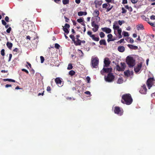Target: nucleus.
<instances>
[{"label":"nucleus","mask_w":155,"mask_h":155,"mask_svg":"<svg viewBox=\"0 0 155 155\" xmlns=\"http://www.w3.org/2000/svg\"><path fill=\"white\" fill-rule=\"evenodd\" d=\"M121 102L122 103L127 105L131 104L133 99L130 94H126L123 95L122 96Z\"/></svg>","instance_id":"obj_1"},{"label":"nucleus","mask_w":155,"mask_h":155,"mask_svg":"<svg viewBox=\"0 0 155 155\" xmlns=\"http://www.w3.org/2000/svg\"><path fill=\"white\" fill-rule=\"evenodd\" d=\"M126 62L130 68H132L135 65V60L131 57L127 56L126 59Z\"/></svg>","instance_id":"obj_2"},{"label":"nucleus","mask_w":155,"mask_h":155,"mask_svg":"<svg viewBox=\"0 0 155 155\" xmlns=\"http://www.w3.org/2000/svg\"><path fill=\"white\" fill-rule=\"evenodd\" d=\"M99 61L97 57L92 58L91 60V64L92 68H97L98 67Z\"/></svg>","instance_id":"obj_3"},{"label":"nucleus","mask_w":155,"mask_h":155,"mask_svg":"<svg viewBox=\"0 0 155 155\" xmlns=\"http://www.w3.org/2000/svg\"><path fill=\"white\" fill-rule=\"evenodd\" d=\"M147 85L149 89L153 86H155V80L153 78H149L146 82Z\"/></svg>","instance_id":"obj_4"},{"label":"nucleus","mask_w":155,"mask_h":155,"mask_svg":"<svg viewBox=\"0 0 155 155\" xmlns=\"http://www.w3.org/2000/svg\"><path fill=\"white\" fill-rule=\"evenodd\" d=\"M115 77L112 73H109L107 76H105V80L108 82H111L114 81Z\"/></svg>","instance_id":"obj_5"},{"label":"nucleus","mask_w":155,"mask_h":155,"mask_svg":"<svg viewBox=\"0 0 155 155\" xmlns=\"http://www.w3.org/2000/svg\"><path fill=\"white\" fill-rule=\"evenodd\" d=\"M114 112L119 115L121 116L123 114V111L119 107L116 106L114 107Z\"/></svg>","instance_id":"obj_6"},{"label":"nucleus","mask_w":155,"mask_h":155,"mask_svg":"<svg viewBox=\"0 0 155 155\" xmlns=\"http://www.w3.org/2000/svg\"><path fill=\"white\" fill-rule=\"evenodd\" d=\"M121 66L118 64L116 66V69L118 71H123L125 69V68L126 67L125 64L124 62H121L120 63Z\"/></svg>","instance_id":"obj_7"},{"label":"nucleus","mask_w":155,"mask_h":155,"mask_svg":"<svg viewBox=\"0 0 155 155\" xmlns=\"http://www.w3.org/2000/svg\"><path fill=\"white\" fill-rule=\"evenodd\" d=\"M112 71V69L111 68H104L101 71V73L102 75H104V73H111Z\"/></svg>","instance_id":"obj_8"},{"label":"nucleus","mask_w":155,"mask_h":155,"mask_svg":"<svg viewBox=\"0 0 155 155\" xmlns=\"http://www.w3.org/2000/svg\"><path fill=\"white\" fill-rule=\"evenodd\" d=\"M92 32L91 31H88L87 32V34L89 35L92 39L94 41H98L99 40V38L98 37H95L94 35H92Z\"/></svg>","instance_id":"obj_9"},{"label":"nucleus","mask_w":155,"mask_h":155,"mask_svg":"<svg viewBox=\"0 0 155 155\" xmlns=\"http://www.w3.org/2000/svg\"><path fill=\"white\" fill-rule=\"evenodd\" d=\"M91 25L94 28H92L93 31L94 32H96L97 31L99 28V26L96 24L94 21H93L91 22Z\"/></svg>","instance_id":"obj_10"},{"label":"nucleus","mask_w":155,"mask_h":155,"mask_svg":"<svg viewBox=\"0 0 155 155\" xmlns=\"http://www.w3.org/2000/svg\"><path fill=\"white\" fill-rule=\"evenodd\" d=\"M142 66V63L141 62L138 63L137 66L135 67L134 71L135 72L137 73L140 70Z\"/></svg>","instance_id":"obj_11"},{"label":"nucleus","mask_w":155,"mask_h":155,"mask_svg":"<svg viewBox=\"0 0 155 155\" xmlns=\"http://www.w3.org/2000/svg\"><path fill=\"white\" fill-rule=\"evenodd\" d=\"M147 90L146 85L144 84L141 86L139 92L141 94H146L147 93Z\"/></svg>","instance_id":"obj_12"},{"label":"nucleus","mask_w":155,"mask_h":155,"mask_svg":"<svg viewBox=\"0 0 155 155\" xmlns=\"http://www.w3.org/2000/svg\"><path fill=\"white\" fill-rule=\"evenodd\" d=\"M61 80L62 79L59 77L57 78L54 80L56 83L59 87H61L62 86V85L61 84L62 82Z\"/></svg>","instance_id":"obj_13"},{"label":"nucleus","mask_w":155,"mask_h":155,"mask_svg":"<svg viewBox=\"0 0 155 155\" xmlns=\"http://www.w3.org/2000/svg\"><path fill=\"white\" fill-rule=\"evenodd\" d=\"M111 63V61H110L109 59L108 58H106L104 59V67H108L109 66Z\"/></svg>","instance_id":"obj_14"},{"label":"nucleus","mask_w":155,"mask_h":155,"mask_svg":"<svg viewBox=\"0 0 155 155\" xmlns=\"http://www.w3.org/2000/svg\"><path fill=\"white\" fill-rule=\"evenodd\" d=\"M101 29L103 31L107 34L110 33L111 32V30L110 28L107 27L102 28Z\"/></svg>","instance_id":"obj_15"},{"label":"nucleus","mask_w":155,"mask_h":155,"mask_svg":"<svg viewBox=\"0 0 155 155\" xmlns=\"http://www.w3.org/2000/svg\"><path fill=\"white\" fill-rule=\"evenodd\" d=\"M107 37L108 38L107 41L109 42L110 41H113L114 40V39H112L113 35L111 34H109L107 35Z\"/></svg>","instance_id":"obj_16"},{"label":"nucleus","mask_w":155,"mask_h":155,"mask_svg":"<svg viewBox=\"0 0 155 155\" xmlns=\"http://www.w3.org/2000/svg\"><path fill=\"white\" fill-rule=\"evenodd\" d=\"M125 48L123 46H119L117 48V50L120 52H123L125 51Z\"/></svg>","instance_id":"obj_17"},{"label":"nucleus","mask_w":155,"mask_h":155,"mask_svg":"<svg viewBox=\"0 0 155 155\" xmlns=\"http://www.w3.org/2000/svg\"><path fill=\"white\" fill-rule=\"evenodd\" d=\"M127 46L130 48L131 49L136 50L138 49L137 46L132 45L128 44Z\"/></svg>","instance_id":"obj_18"},{"label":"nucleus","mask_w":155,"mask_h":155,"mask_svg":"<svg viewBox=\"0 0 155 155\" xmlns=\"http://www.w3.org/2000/svg\"><path fill=\"white\" fill-rule=\"evenodd\" d=\"M137 28L138 30H142L144 29L143 26L141 24L138 25L137 26Z\"/></svg>","instance_id":"obj_19"},{"label":"nucleus","mask_w":155,"mask_h":155,"mask_svg":"<svg viewBox=\"0 0 155 155\" xmlns=\"http://www.w3.org/2000/svg\"><path fill=\"white\" fill-rule=\"evenodd\" d=\"M77 41H76L75 40L74 41V44L76 46L78 45H81V40L79 39H77Z\"/></svg>","instance_id":"obj_20"},{"label":"nucleus","mask_w":155,"mask_h":155,"mask_svg":"<svg viewBox=\"0 0 155 155\" xmlns=\"http://www.w3.org/2000/svg\"><path fill=\"white\" fill-rule=\"evenodd\" d=\"M94 3L96 6L97 5L99 6L101 5L102 2L101 1H99L97 0H96L94 1Z\"/></svg>","instance_id":"obj_21"},{"label":"nucleus","mask_w":155,"mask_h":155,"mask_svg":"<svg viewBox=\"0 0 155 155\" xmlns=\"http://www.w3.org/2000/svg\"><path fill=\"white\" fill-rule=\"evenodd\" d=\"M87 14L86 12L82 11L78 12V15L79 16H82L83 15H87Z\"/></svg>","instance_id":"obj_22"},{"label":"nucleus","mask_w":155,"mask_h":155,"mask_svg":"<svg viewBox=\"0 0 155 155\" xmlns=\"http://www.w3.org/2000/svg\"><path fill=\"white\" fill-rule=\"evenodd\" d=\"M6 45L9 49L11 50L13 46V44L11 42H8L6 43Z\"/></svg>","instance_id":"obj_23"},{"label":"nucleus","mask_w":155,"mask_h":155,"mask_svg":"<svg viewBox=\"0 0 155 155\" xmlns=\"http://www.w3.org/2000/svg\"><path fill=\"white\" fill-rule=\"evenodd\" d=\"M99 43L101 45H107L106 41L105 39H102L100 40Z\"/></svg>","instance_id":"obj_24"},{"label":"nucleus","mask_w":155,"mask_h":155,"mask_svg":"<svg viewBox=\"0 0 155 155\" xmlns=\"http://www.w3.org/2000/svg\"><path fill=\"white\" fill-rule=\"evenodd\" d=\"M124 75L127 77H129L130 76V71L128 70L126 71H125L124 72Z\"/></svg>","instance_id":"obj_25"},{"label":"nucleus","mask_w":155,"mask_h":155,"mask_svg":"<svg viewBox=\"0 0 155 155\" xmlns=\"http://www.w3.org/2000/svg\"><path fill=\"white\" fill-rule=\"evenodd\" d=\"M99 12L97 10H95L94 12L93 15L95 16H97L99 15Z\"/></svg>","instance_id":"obj_26"},{"label":"nucleus","mask_w":155,"mask_h":155,"mask_svg":"<svg viewBox=\"0 0 155 155\" xmlns=\"http://www.w3.org/2000/svg\"><path fill=\"white\" fill-rule=\"evenodd\" d=\"M125 8L128 9L129 11L131 12L133 11V9L131 6H129L128 5H124Z\"/></svg>","instance_id":"obj_27"},{"label":"nucleus","mask_w":155,"mask_h":155,"mask_svg":"<svg viewBox=\"0 0 155 155\" xmlns=\"http://www.w3.org/2000/svg\"><path fill=\"white\" fill-rule=\"evenodd\" d=\"M118 37L119 38H120L122 37V35H121L122 30L121 29H118Z\"/></svg>","instance_id":"obj_28"},{"label":"nucleus","mask_w":155,"mask_h":155,"mask_svg":"<svg viewBox=\"0 0 155 155\" xmlns=\"http://www.w3.org/2000/svg\"><path fill=\"white\" fill-rule=\"evenodd\" d=\"M3 81H8L10 82H15V80L11 79H3Z\"/></svg>","instance_id":"obj_29"},{"label":"nucleus","mask_w":155,"mask_h":155,"mask_svg":"<svg viewBox=\"0 0 155 155\" xmlns=\"http://www.w3.org/2000/svg\"><path fill=\"white\" fill-rule=\"evenodd\" d=\"M113 28L114 30H117L118 29H120L119 28V27L118 26L116 25H114L113 26Z\"/></svg>","instance_id":"obj_30"},{"label":"nucleus","mask_w":155,"mask_h":155,"mask_svg":"<svg viewBox=\"0 0 155 155\" xmlns=\"http://www.w3.org/2000/svg\"><path fill=\"white\" fill-rule=\"evenodd\" d=\"M75 73V72L73 70H71L69 72V74L70 75L72 76L74 75Z\"/></svg>","instance_id":"obj_31"},{"label":"nucleus","mask_w":155,"mask_h":155,"mask_svg":"<svg viewBox=\"0 0 155 155\" xmlns=\"http://www.w3.org/2000/svg\"><path fill=\"white\" fill-rule=\"evenodd\" d=\"M122 34L124 37L128 36L129 35L128 32L125 31H123Z\"/></svg>","instance_id":"obj_32"},{"label":"nucleus","mask_w":155,"mask_h":155,"mask_svg":"<svg viewBox=\"0 0 155 155\" xmlns=\"http://www.w3.org/2000/svg\"><path fill=\"white\" fill-rule=\"evenodd\" d=\"M73 68L72 64L71 63H70L68 64V67H67V69L70 70L71 69Z\"/></svg>","instance_id":"obj_33"},{"label":"nucleus","mask_w":155,"mask_h":155,"mask_svg":"<svg viewBox=\"0 0 155 155\" xmlns=\"http://www.w3.org/2000/svg\"><path fill=\"white\" fill-rule=\"evenodd\" d=\"M63 30L64 32L67 33V34H68L69 33V31L67 28L63 27Z\"/></svg>","instance_id":"obj_34"},{"label":"nucleus","mask_w":155,"mask_h":155,"mask_svg":"<svg viewBox=\"0 0 155 155\" xmlns=\"http://www.w3.org/2000/svg\"><path fill=\"white\" fill-rule=\"evenodd\" d=\"M108 5H110V4L109 3L108 4H104L102 5V7L103 8H107V7L108 6Z\"/></svg>","instance_id":"obj_35"},{"label":"nucleus","mask_w":155,"mask_h":155,"mask_svg":"<svg viewBox=\"0 0 155 155\" xmlns=\"http://www.w3.org/2000/svg\"><path fill=\"white\" fill-rule=\"evenodd\" d=\"M123 82V80L121 78H119L117 81V84H120L122 83Z\"/></svg>","instance_id":"obj_36"},{"label":"nucleus","mask_w":155,"mask_h":155,"mask_svg":"<svg viewBox=\"0 0 155 155\" xmlns=\"http://www.w3.org/2000/svg\"><path fill=\"white\" fill-rule=\"evenodd\" d=\"M69 0H62L63 3L64 5L68 4L69 2Z\"/></svg>","instance_id":"obj_37"},{"label":"nucleus","mask_w":155,"mask_h":155,"mask_svg":"<svg viewBox=\"0 0 155 155\" xmlns=\"http://www.w3.org/2000/svg\"><path fill=\"white\" fill-rule=\"evenodd\" d=\"M72 39V41L74 42L75 40V37L74 35H71L69 36Z\"/></svg>","instance_id":"obj_38"},{"label":"nucleus","mask_w":155,"mask_h":155,"mask_svg":"<svg viewBox=\"0 0 155 155\" xmlns=\"http://www.w3.org/2000/svg\"><path fill=\"white\" fill-rule=\"evenodd\" d=\"M121 10L122 11L121 13L123 14L127 12V11L124 7L122 8Z\"/></svg>","instance_id":"obj_39"},{"label":"nucleus","mask_w":155,"mask_h":155,"mask_svg":"<svg viewBox=\"0 0 155 155\" xmlns=\"http://www.w3.org/2000/svg\"><path fill=\"white\" fill-rule=\"evenodd\" d=\"M100 37L101 38H104L105 36V34L103 32H101L99 34Z\"/></svg>","instance_id":"obj_40"},{"label":"nucleus","mask_w":155,"mask_h":155,"mask_svg":"<svg viewBox=\"0 0 155 155\" xmlns=\"http://www.w3.org/2000/svg\"><path fill=\"white\" fill-rule=\"evenodd\" d=\"M113 7V5H111L110 7H108V8H107L106 12H107L110 11L112 9Z\"/></svg>","instance_id":"obj_41"},{"label":"nucleus","mask_w":155,"mask_h":155,"mask_svg":"<svg viewBox=\"0 0 155 155\" xmlns=\"http://www.w3.org/2000/svg\"><path fill=\"white\" fill-rule=\"evenodd\" d=\"M13 51L15 52V54H16L19 52V50L17 48H15L13 50Z\"/></svg>","instance_id":"obj_42"},{"label":"nucleus","mask_w":155,"mask_h":155,"mask_svg":"<svg viewBox=\"0 0 155 155\" xmlns=\"http://www.w3.org/2000/svg\"><path fill=\"white\" fill-rule=\"evenodd\" d=\"M84 21V20L82 18H81L78 19L77 20V21L80 23H81L82 22H83V21Z\"/></svg>","instance_id":"obj_43"},{"label":"nucleus","mask_w":155,"mask_h":155,"mask_svg":"<svg viewBox=\"0 0 155 155\" xmlns=\"http://www.w3.org/2000/svg\"><path fill=\"white\" fill-rule=\"evenodd\" d=\"M60 47V46L57 43H56L55 44L54 47L55 48L58 49Z\"/></svg>","instance_id":"obj_44"},{"label":"nucleus","mask_w":155,"mask_h":155,"mask_svg":"<svg viewBox=\"0 0 155 155\" xmlns=\"http://www.w3.org/2000/svg\"><path fill=\"white\" fill-rule=\"evenodd\" d=\"M40 59H41V63H43L44 61V60H45V59H44V58L42 56H40Z\"/></svg>","instance_id":"obj_45"},{"label":"nucleus","mask_w":155,"mask_h":155,"mask_svg":"<svg viewBox=\"0 0 155 155\" xmlns=\"http://www.w3.org/2000/svg\"><path fill=\"white\" fill-rule=\"evenodd\" d=\"M51 88L49 86H48L47 88V91L48 92L51 93Z\"/></svg>","instance_id":"obj_46"},{"label":"nucleus","mask_w":155,"mask_h":155,"mask_svg":"<svg viewBox=\"0 0 155 155\" xmlns=\"http://www.w3.org/2000/svg\"><path fill=\"white\" fill-rule=\"evenodd\" d=\"M124 23V21H120V20H119L118 21V23L120 25H122V24L123 23Z\"/></svg>","instance_id":"obj_47"},{"label":"nucleus","mask_w":155,"mask_h":155,"mask_svg":"<svg viewBox=\"0 0 155 155\" xmlns=\"http://www.w3.org/2000/svg\"><path fill=\"white\" fill-rule=\"evenodd\" d=\"M1 54L2 56H4L5 55V50L4 49L2 50L1 51Z\"/></svg>","instance_id":"obj_48"},{"label":"nucleus","mask_w":155,"mask_h":155,"mask_svg":"<svg viewBox=\"0 0 155 155\" xmlns=\"http://www.w3.org/2000/svg\"><path fill=\"white\" fill-rule=\"evenodd\" d=\"M12 28L11 27H9L8 28L7 30H6V32L7 33H9L11 31Z\"/></svg>","instance_id":"obj_49"},{"label":"nucleus","mask_w":155,"mask_h":155,"mask_svg":"<svg viewBox=\"0 0 155 155\" xmlns=\"http://www.w3.org/2000/svg\"><path fill=\"white\" fill-rule=\"evenodd\" d=\"M148 23H149L150 25L151 26H153V27H155V24L154 23H152L150 22H148Z\"/></svg>","instance_id":"obj_50"},{"label":"nucleus","mask_w":155,"mask_h":155,"mask_svg":"<svg viewBox=\"0 0 155 155\" xmlns=\"http://www.w3.org/2000/svg\"><path fill=\"white\" fill-rule=\"evenodd\" d=\"M105 1L108 3L111 2L114 3V0H105Z\"/></svg>","instance_id":"obj_51"},{"label":"nucleus","mask_w":155,"mask_h":155,"mask_svg":"<svg viewBox=\"0 0 155 155\" xmlns=\"http://www.w3.org/2000/svg\"><path fill=\"white\" fill-rule=\"evenodd\" d=\"M70 27V25L66 23L64 27L66 28H69Z\"/></svg>","instance_id":"obj_52"},{"label":"nucleus","mask_w":155,"mask_h":155,"mask_svg":"<svg viewBox=\"0 0 155 155\" xmlns=\"http://www.w3.org/2000/svg\"><path fill=\"white\" fill-rule=\"evenodd\" d=\"M21 71H23L25 72L27 74H28L29 72L28 70L25 69H22Z\"/></svg>","instance_id":"obj_53"},{"label":"nucleus","mask_w":155,"mask_h":155,"mask_svg":"<svg viewBox=\"0 0 155 155\" xmlns=\"http://www.w3.org/2000/svg\"><path fill=\"white\" fill-rule=\"evenodd\" d=\"M84 93L86 94L90 95V96L91 95V94L90 92L88 91H87L85 92Z\"/></svg>","instance_id":"obj_54"},{"label":"nucleus","mask_w":155,"mask_h":155,"mask_svg":"<svg viewBox=\"0 0 155 155\" xmlns=\"http://www.w3.org/2000/svg\"><path fill=\"white\" fill-rule=\"evenodd\" d=\"M86 79L87 81V82L89 83L90 81V79H91L89 77L87 76V77Z\"/></svg>","instance_id":"obj_55"},{"label":"nucleus","mask_w":155,"mask_h":155,"mask_svg":"<svg viewBox=\"0 0 155 155\" xmlns=\"http://www.w3.org/2000/svg\"><path fill=\"white\" fill-rule=\"evenodd\" d=\"M2 24L4 25H6L7 24V23L4 20H2Z\"/></svg>","instance_id":"obj_56"},{"label":"nucleus","mask_w":155,"mask_h":155,"mask_svg":"<svg viewBox=\"0 0 155 155\" xmlns=\"http://www.w3.org/2000/svg\"><path fill=\"white\" fill-rule=\"evenodd\" d=\"M129 38H130V42L131 43H134V41L133 39L132 38H130V37H129Z\"/></svg>","instance_id":"obj_57"},{"label":"nucleus","mask_w":155,"mask_h":155,"mask_svg":"<svg viewBox=\"0 0 155 155\" xmlns=\"http://www.w3.org/2000/svg\"><path fill=\"white\" fill-rule=\"evenodd\" d=\"M124 39H120V40L118 41L117 42L118 43H121L122 42L124 41Z\"/></svg>","instance_id":"obj_58"},{"label":"nucleus","mask_w":155,"mask_h":155,"mask_svg":"<svg viewBox=\"0 0 155 155\" xmlns=\"http://www.w3.org/2000/svg\"><path fill=\"white\" fill-rule=\"evenodd\" d=\"M64 18L65 19V21L66 22H68V21L69 20V19L66 17L65 16H64Z\"/></svg>","instance_id":"obj_59"},{"label":"nucleus","mask_w":155,"mask_h":155,"mask_svg":"<svg viewBox=\"0 0 155 155\" xmlns=\"http://www.w3.org/2000/svg\"><path fill=\"white\" fill-rule=\"evenodd\" d=\"M12 54H9V59H8V61H10L11 60V58H12Z\"/></svg>","instance_id":"obj_60"},{"label":"nucleus","mask_w":155,"mask_h":155,"mask_svg":"<svg viewBox=\"0 0 155 155\" xmlns=\"http://www.w3.org/2000/svg\"><path fill=\"white\" fill-rule=\"evenodd\" d=\"M9 18L8 16H6L5 17V20L6 22H8L9 21Z\"/></svg>","instance_id":"obj_61"},{"label":"nucleus","mask_w":155,"mask_h":155,"mask_svg":"<svg viewBox=\"0 0 155 155\" xmlns=\"http://www.w3.org/2000/svg\"><path fill=\"white\" fill-rule=\"evenodd\" d=\"M130 0L131 1V2L133 3H134V4L136 3L138 1V0Z\"/></svg>","instance_id":"obj_62"},{"label":"nucleus","mask_w":155,"mask_h":155,"mask_svg":"<svg viewBox=\"0 0 155 155\" xmlns=\"http://www.w3.org/2000/svg\"><path fill=\"white\" fill-rule=\"evenodd\" d=\"M127 0H123L122 3L123 4H127Z\"/></svg>","instance_id":"obj_63"},{"label":"nucleus","mask_w":155,"mask_h":155,"mask_svg":"<svg viewBox=\"0 0 155 155\" xmlns=\"http://www.w3.org/2000/svg\"><path fill=\"white\" fill-rule=\"evenodd\" d=\"M150 19L152 20L155 19V16L154 15H152L150 17Z\"/></svg>","instance_id":"obj_64"}]
</instances>
